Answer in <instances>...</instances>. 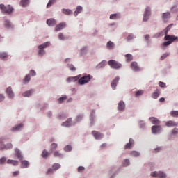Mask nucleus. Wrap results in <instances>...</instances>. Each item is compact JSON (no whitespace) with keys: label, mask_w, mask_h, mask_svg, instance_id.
I'll return each instance as SVG.
<instances>
[{"label":"nucleus","mask_w":178,"mask_h":178,"mask_svg":"<svg viewBox=\"0 0 178 178\" xmlns=\"http://www.w3.org/2000/svg\"><path fill=\"white\" fill-rule=\"evenodd\" d=\"M172 26H173V24L168 25L165 29V36L164 37V38L167 42H165L163 43L164 47H168V45H170V44H172V42H175V41H177L178 42V37L177 36L168 35L169 30H170V29H172Z\"/></svg>","instance_id":"obj_1"},{"label":"nucleus","mask_w":178,"mask_h":178,"mask_svg":"<svg viewBox=\"0 0 178 178\" xmlns=\"http://www.w3.org/2000/svg\"><path fill=\"white\" fill-rule=\"evenodd\" d=\"M0 9L2 13H6V15H11L14 10L13 7H12L10 5L6 6L3 4H0Z\"/></svg>","instance_id":"obj_2"},{"label":"nucleus","mask_w":178,"mask_h":178,"mask_svg":"<svg viewBox=\"0 0 178 178\" xmlns=\"http://www.w3.org/2000/svg\"><path fill=\"white\" fill-rule=\"evenodd\" d=\"M48 47H49V42H46L44 43H43L41 45L38 46V54L40 55V56H43V55L45 54V51H44V49H45V48H48Z\"/></svg>","instance_id":"obj_3"},{"label":"nucleus","mask_w":178,"mask_h":178,"mask_svg":"<svg viewBox=\"0 0 178 178\" xmlns=\"http://www.w3.org/2000/svg\"><path fill=\"white\" fill-rule=\"evenodd\" d=\"M108 66H110V67H111V69H122V65L120 64V63L115 60H111L108 62Z\"/></svg>","instance_id":"obj_4"},{"label":"nucleus","mask_w":178,"mask_h":178,"mask_svg":"<svg viewBox=\"0 0 178 178\" xmlns=\"http://www.w3.org/2000/svg\"><path fill=\"white\" fill-rule=\"evenodd\" d=\"M91 79H92V76H91V75L83 76L81 79H79V83L81 85L87 84V83H88L90 80H91Z\"/></svg>","instance_id":"obj_5"},{"label":"nucleus","mask_w":178,"mask_h":178,"mask_svg":"<svg viewBox=\"0 0 178 178\" xmlns=\"http://www.w3.org/2000/svg\"><path fill=\"white\" fill-rule=\"evenodd\" d=\"M149 16H151V8L149 7H146L143 14V21L147 22L148 19H149Z\"/></svg>","instance_id":"obj_6"},{"label":"nucleus","mask_w":178,"mask_h":178,"mask_svg":"<svg viewBox=\"0 0 178 178\" xmlns=\"http://www.w3.org/2000/svg\"><path fill=\"white\" fill-rule=\"evenodd\" d=\"M151 176L153 177H158V178H166V174L162 171L156 172L154 171L150 174Z\"/></svg>","instance_id":"obj_7"},{"label":"nucleus","mask_w":178,"mask_h":178,"mask_svg":"<svg viewBox=\"0 0 178 178\" xmlns=\"http://www.w3.org/2000/svg\"><path fill=\"white\" fill-rule=\"evenodd\" d=\"M172 17V15L170 12H165L161 14V20H163V23H168V20Z\"/></svg>","instance_id":"obj_8"},{"label":"nucleus","mask_w":178,"mask_h":178,"mask_svg":"<svg viewBox=\"0 0 178 178\" xmlns=\"http://www.w3.org/2000/svg\"><path fill=\"white\" fill-rule=\"evenodd\" d=\"M92 134L95 140H100V138H103L104 134H101V132H98L97 131H92Z\"/></svg>","instance_id":"obj_9"},{"label":"nucleus","mask_w":178,"mask_h":178,"mask_svg":"<svg viewBox=\"0 0 178 178\" xmlns=\"http://www.w3.org/2000/svg\"><path fill=\"white\" fill-rule=\"evenodd\" d=\"M66 27V22H61L56 26L55 31H60V30L65 29Z\"/></svg>","instance_id":"obj_10"},{"label":"nucleus","mask_w":178,"mask_h":178,"mask_svg":"<svg viewBox=\"0 0 178 178\" xmlns=\"http://www.w3.org/2000/svg\"><path fill=\"white\" fill-rule=\"evenodd\" d=\"M6 92L8 98H13L15 97V94L13 93V90H12V87H10V86L7 88Z\"/></svg>","instance_id":"obj_11"},{"label":"nucleus","mask_w":178,"mask_h":178,"mask_svg":"<svg viewBox=\"0 0 178 178\" xmlns=\"http://www.w3.org/2000/svg\"><path fill=\"white\" fill-rule=\"evenodd\" d=\"M161 127L160 125H154L152 127V132L153 134H156L161 131Z\"/></svg>","instance_id":"obj_12"},{"label":"nucleus","mask_w":178,"mask_h":178,"mask_svg":"<svg viewBox=\"0 0 178 178\" xmlns=\"http://www.w3.org/2000/svg\"><path fill=\"white\" fill-rule=\"evenodd\" d=\"M131 67L134 70V72H140V70H141V68L138 67L137 63L136 62L131 63Z\"/></svg>","instance_id":"obj_13"},{"label":"nucleus","mask_w":178,"mask_h":178,"mask_svg":"<svg viewBox=\"0 0 178 178\" xmlns=\"http://www.w3.org/2000/svg\"><path fill=\"white\" fill-rule=\"evenodd\" d=\"M165 126H167V127H176L178 126V123L174 121L170 120L165 122Z\"/></svg>","instance_id":"obj_14"},{"label":"nucleus","mask_w":178,"mask_h":178,"mask_svg":"<svg viewBox=\"0 0 178 178\" xmlns=\"http://www.w3.org/2000/svg\"><path fill=\"white\" fill-rule=\"evenodd\" d=\"M134 144V140H133L132 138H130L129 140V143L124 145V149H130V148L133 147Z\"/></svg>","instance_id":"obj_15"},{"label":"nucleus","mask_w":178,"mask_h":178,"mask_svg":"<svg viewBox=\"0 0 178 178\" xmlns=\"http://www.w3.org/2000/svg\"><path fill=\"white\" fill-rule=\"evenodd\" d=\"M47 24H48V26H51V27H54V26H55V24H56V20H55L54 19H49L47 20Z\"/></svg>","instance_id":"obj_16"},{"label":"nucleus","mask_w":178,"mask_h":178,"mask_svg":"<svg viewBox=\"0 0 178 178\" xmlns=\"http://www.w3.org/2000/svg\"><path fill=\"white\" fill-rule=\"evenodd\" d=\"M119 82V77H115V79H113L111 82V87L113 90H115L116 88V86H118V83Z\"/></svg>","instance_id":"obj_17"},{"label":"nucleus","mask_w":178,"mask_h":178,"mask_svg":"<svg viewBox=\"0 0 178 178\" xmlns=\"http://www.w3.org/2000/svg\"><path fill=\"white\" fill-rule=\"evenodd\" d=\"M126 108V104H124V102L120 101L118 103V111H123Z\"/></svg>","instance_id":"obj_18"},{"label":"nucleus","mask_w":178,"mask_h":178,"mask_svg":"<svg viewBox=\"0 0 178 178\" xmlns=\"http://www.w3.org/2000/svg\"><path fill=\"white\" fill-rule=\"evenodd\" d=\"M51 154H53V156H54V158H62L63 156V154L59 152L58 150H55L51 152Z\"/></svg>","instance_id":"obj_19"},{"label":"nucleus","mask_w":178,"mask_h":178,"mask_svg":"<svg viewBox=\"0 0 178 178\" xmlns=\"http://www.w3.org/2000/svg\"><path fill=\"white\" fill-rule=\"evenodd\" d=\"M149 120L152 124H159V123H161V121H159V120L155 117L150 118Z\"/></svg>","instance_id":"obj_20"},{"label":"nucleus","mask_w":178,"mask_h":178,"mask_svg":"<svg viewBox=\"0 0 178 178\" xmlns=\"http://www.w3.org/2000/svg\"><path fill=\"white\" fill-rule=\"evenodd\" d=\"M15 155L19 161H23V155H22V152H20V150L16 149Z\"/></svg>","instance_id":"obj_21"},{"label":"nucleus","mask_w":178,"mask_h":178,"mask_svg":"<svg viewBox=\"0 0 178 178\" xmlns=\"http://www.w3.org/2000/svg\"><path fill=\"white\" fill-rule=\"evenodd\" d=\"M62 126H64L65 127H70V126H72V118H68L66 122H64L62 124Z\"/></svg>","instance_id":"obj_22"},{"label":"nucleus","mask_w":178,"mask_h":178,"mask_svg":"<svg viewBox=\"0 0 178 178\" xmlns=\"http://www.w3.org/2000/svg\"><path fill=\"white\" fill-rule=\"evenodd\" d=\"M81 12H83V7L78 6L74 11V16H77V15H79V13H81Z\"/></svg>","instance_id":"obj_23"},{"label":"nucleus","mask_w":178,"mask_h":178,"mask_svg":"<svg viewBox=\"0 0 178 178\" xmlns=\"http://www.w3.org/2000/svg\"><path fill=\"white\" fill-rule=\"evenodd\" d=\"M7 163L8 165H13V166H17V165H19V162L17 161L11 159H8L7 161Z\"/></svg>","instance_id":"obj_24"},{"label":"nucleus","mask_w":178,"mask_h":178,"mask_svg":"<svg viewBox=\"0 0 178 178\" xmlns=\"http://www.w3.org/2000/svg\"><path fill=\"white\" fill-rule=\"evenodd\" d=\"M29 3H30V0H21L20 5L22 8H26V6H29Z\"/></svg>","instance_id":"obj_25"},{"label":"nucleus","mask_w":178,"mask_h":178,"mask_svg":"<svg viewBox=\"0 0 178 178\" xmlns=\"http://www.w3.org/2000/svg\"><path fill=\"white\" fill-rule=\"evenodd\" d=\"M51 152H49L47 149H44L42 152L41 156L42 158H48V156H49V155H51Z\"/></svg>","instance_id":"obj_26"},{"label":"nucleus","mask_w":178,"mask_h":178,"mask_svg":"<svg viewBox=\"0 0 178 178\" xmlns=\"http://www.w3.org/2000/svg\"><path fill=\"white\" fill-rule=\"evenodd\" d=\"M13 147L12 143H8L6 145H3V147H0V149L1 151H2V149H12Z\"/></svg>","instance_id":"obj_27"},{"label":"nucleus","mask_w":178,"mask_h":178,"mask_svg":"<svg viewBox=\"0 0 178 178\" xmlns=\"http://www.w3.org/2000/svg\"><path fill=\"white\" fill-rule=\"evenodd\" d=\"M22 127H23V124H19L18 125H17L16 127H14L12 128L11 131H19V130H20V129H22Z\"/></svg>","instance_id":"obj_28"},{"label":"nucleus","mask_w":178,"mask_h":178,"mask_svg":"<svg viewBox=\"0 0 178 178\" xmlns=\"http://www.w3.org/2000/svg\"><path fill=\"white\" fill-rule=\"evenodd\" d=\"M56 148H58V143H52L50 145V152L51 153L54 152L55 151V149H56Z\"/></svg>","instance_id":"obj_29"},{"label":"nucleus","mask_w":178,"mask_h":178,"mask_svg":"<svg viewBox=\"0 0 178 178\" xmlns=\"http://www.w3.org/2000/svg\"><path fill=\"white\" fill-rule=\"evenodd\" d=\"M33 92H34V90H30L28 91H26L25 92H24L22 94L23 97H30L31 95V94H33Z\"/></svg>","instance_id":"obj_30"},{"label":"nucleus","mask_w":178,"mask_h":178,"mask_svg":"<svg viewBox=\"0 0 178 178\" xmlns=\"http://www.w3.org/2000/svg\"><path fill=\"white\" fill-rule=\"evenodd\" d=\"M22 168H28L30 166V163L27 160H24L22 161Z\"/></svg>","instance_id":"obj_31"},{"label":"nucleus","mask_w":178,"mask_h":178,"mask_svg":"<svg viewBox=\"0 0 178 178\" xmlns=\"http://www.w3.org/2000/svg\"><path fill=\"white\" fill-rule=\"evenodd\" d=\"M62 12H63V13H64V15H72V13H73V11L72 10H70V9H65V8H63V10H62Z\"/></svg>","instance_id":"obj_32"},{"label":"nucleus","mask_w":178,"mask_h":178,"mask_svg":"<svg viewBox=\"0 0 178 178\" xmlns=\"http://www.w3.org/2000/svg\"><path fill=\"white\" fill-rule=\"evenodd\" d=\"M106 47L108 49H113V47H114L113 42L112 41L108 42L106 44Z\"/></svg>","instance_id":"obj_33"},{"label":"nucleus","mask_w":178,"mask_h":178,"mask_svg":"<svg viewBox=\"0 0 178 178\" xmlns=\"http://www.w3.org/2000/svg\"><path fill=\"white\" fill-rule=\"evenodd\" d=\"M158 97H159V90L158 89H156L155 90V92H153V94H152V98H154V99H156V98H158Z\"/></svg>","instance_id":"obj_34"},{"label":"nucleus","mask_w":178,"mask_h":178,"mask_svg":"<svg viewBox=\"0 0 178 178\" xmlns=\"http://www.w3.org/2000/svg\"><path fill=\"white\" fill-rule=\"evenodd\" d=\"M170 116L172 118H178V111H172L170 113Z\"/></svg>","instance_id":"obj_35"},{"label":"nucleus","mask_w":178,"mask_h":178,"mask_svg":"<svg viewBox=\"0 0 178 178\" xmlns=\"http://www.w3.org/2000/svg\"><path fill=\"white\" fill-rule=\"evenodd\" d=\"M51 168H53V170L54 171L58 170V169H60V164H59V163H54V164L52 165Z\"/></svg>","instance_id":"obj_36"},{"label":"nucleus","mask_w":178,"mask_h":178,"mask_svg":"<svg viewBox=\"0 0 178 178\" xmlns=\"http://www.w3.org/2000/svg\"><path fill=\"white\" fill-rule=\"evenodd\" d=\"M125 58L127 59V62H130L133 60V56L130 54H126Z\"/></svg>","instance_id":"obj_37"},{"label":"nucleus","mask_w":178,"mask_h":178,"mask_svg":"<svg viewBox=\"0 0 178 178\" xmlns=\"http://www.w3.org/2000/svg\"><path fill=\"white\" fill-rule=\"evenodd\" d=\"M4 26L6 27V29H10L12 27V24H10V21L6 20L4 22Z\"/></svg>","instance_id":"obj_38"},{"label":"nucleus","mask_w":178,"mask_h":178,"mask_svg":"<svg viewBox=\"0 0 178 178\" xmlns=\"http://www.w3.org/2000/svg\"><path fill=\"white\" fill-rule=\"evenodd\" d=\"M55 2H56V0H49L47 5V8H51Z\"/></svg>","instance_id":"obj_39"},{"label":"nucleus","mask_w":178,"mask_h":178,"mask_svg":"<svg viewBox=\"0 0 178 178\" xmlns=\"http://www.w3.org/2000/svg\"><path fill=\"white\" fill-rule=\"evenodd\" d=\"M118 17H119V14H111L110 15V19L111 20H116Z\"/></svg>","instance_id":"obj_40"},{"label":"nucleus","mask_w":178,"mask_h":178,"mask_svg":"<svg viewBox=\"0 0 178 178\" xmlns=\"http://www.w3.org/2000/svg\"><path fill=\"white\" fill-rule=\"evenodd\" d=\"M144 94V91L143 90H138L135 92V97H140Z\"/></svg>","instance_id":"obj_41"},{"label":"nucleus","mask_w":178,"mask_h":178,"mask_svg":"<svg viewBox=\"0 0 178 178\" xmlns=\"http://www.w3.org/2000/svg\"><path fill=\"white\" fill-rule=\"evenodd\" d=\"M129 165H130V161H129L127 159L122 162V165L124 167L129 166Z\"/></svg>","instance_id":"obj_42"},{"label":"nucleus","mask_w":178,"mask_h":178,"mask_svg":"<svg viewBox=\"0 0 178 178\" xmlns=\"http://www.w3.org/2000/svg\"><path fill=\"white\" fill-rule=\"evenodd\" d=\"M54 171H55V170H54L53 168H49V169L47 170V171L46 172V175H53Z\"/></svg>","instance_id":"obj_43"},{"label":"nucleus","mask_w":178,"mask_h":178,"mask_svg":"<svg viewBox=\"0 0 178 178\" xmlns=\"http://www.w3.org/2000/svg\"><path fill=\"white\" fill-rule=\"evenodd\" d=\"M64 151H65V152H70V151H72V146L70 145H67L64 147Z\"/></svg>","instance_id":"obj_44"},{"label":"nucleus","mask_w":178,"mask_h":178,"mask_svg":"<svg viewBox=\"0 0 178 178\" xmlns=\"http://www.w3.org/2000/svg\"><path fill=\"white\" fill-rule=\"evenodd\" d=\"M58 38H59V40H62L63 41V40H66V38H67L65 37V35H63V33H60L58 34Z\"/></svg>","instance_id":"obj_45"},{"label":"nucleus","mask_w":178,"mask_h":178,"mask_svg":"<svg viewBox=\"0 0 178 178\" xmlns=\"http://www.w3.org/2000/svg\"><path fill=\"white\" fill-rule=\"evenodd\" d=\"M67 99V97H66V96L60 97L58 101L59 102V104H62L63 102V101H66V99Z\"/></svg>","instance_id":"obj_46"},{"label":"nucleus","mask_w":178,"mask_h":178,"mask_svg":"<svg viewBox=\"0 0 178 178\" xmlns=\"http://www.w3.org/2000/svg\"><path fill=\"white\" fill-rule=\"evenodd\" d=\"M0 58L1 59H5V58H8V54L3 52V53H0Z\"/></svg>","instance_id":"obj_47"},{"label":"nucleus","mask_w":178,"mask_h":178,"mask_svg":"<svg viewBox=\"0 0 178 178\" xmlns=\"http://www.w3.org/2000/svg\"><path fill=\"white\" fill-rule=\"evenodd\" d=\"M68 67H69L70 70H71V72L76 71V67L72 64L68 65Z\"/></svg>","instance_id":"obj_48"},{"label":"nucleus","mask_w":178,"mask_h":178,"mask_svg":"<svg viewBox=\"0 0 178 178\" xmlns=\"http://www.w3.org/2000/svg\"><path fill=\"white\" fill-rule=\"evenodd\" d=\"M131 156H140V153L138 152L133 151L131 152Z\"/></svg>","instance_id":"obj_49"},{"label":"nucleus","mask_w":178,"mask_h":178,"mask_svg":"<svg viewBox=\"0 0 178 178\" xmlns=\"http://www.w3.org/2000/svg\"><path fill=\"white\" fill-rule=\"evenodd\" d=\"M31 79L30 78V74H28L25 76L24 81V83H29Z\"/></svg>","instance_id":"obj_50"},{"label":"nucleus","mask_w":178,"mask_h":178,"mask_svg":"<svg viewBox=\"0 0 178 178\" xmlns=\"http://www.w3.org/2000/svg\"><path fill=\"white\" fill-rule=\"evenodd\" d=\"M6 162V158L2 157L0 159V165H3Z\"/></svg>","instance_id":"obj_51"},{"label":"nucleus","mask_w":178,"mask_h":178,"mask_svg":"<svg viewBox=\"0 0 178 178\" xmlns=\"http://www.w3.org/2000/svg\"><path fill=\"white\" fill-rule=\"evenodd\" d=\"M159 87H161L162 88H165V87H166V83L160 81L159 83Z\"/></svg>","instance_id":"obj_52"},{"label":"nucleus","mask_w":178,"mask_h":178,"mask_svg":"<svg viewBox=\"0 0 178 178\" xmlns=\"http://www.w3.org/2000/svg\"><path fill=\"white\" fill-rule=\"evenodd\" d=\"M133 38H134V35H133V34H129L127 38L128 41L133 40Z\"/></svg>","instance_id":"obj_53"},{"label":"nucleus","mask_w":178,"mask_h":178,"mask_svg":"<svg viewBox=\"0 0 178 178\" xmlns=\"http://www.w3.org/2000/svg\"><path fill=\"white\" fill-rule=\"evenodd\" d=\"M83 115H79L77 117H76V120L77 122H80V120H81V119H83Z\"/></svg>","instance_id":"obj_54"},{"label":"nucleus","mask_w":178,"mask_h":178,"mask_svg":"<svg viewBox=\"0 0 178 178\" xmlns=\"http://www.w3.org/2000/svg\"><path fill=\"white\" fill-rule=\"evenodd\" d=\"M30 74H31V76H37V73H35V71L33 70H32L30 71Z\"/></svg>","instance_id":"obj_55"},{"label":"nucleus","mask_w":178,"mask_h":178,"mask_svg":"<svg viewBox=\"0 0 178 178\" xmlns=\"http://www.w3.org/2000/svg\"><path fill=\"white\" fill-rule=\"evenodd\" d=\"M172 134H178V129L177 128H175L174 129H172Z\"/></svg>","instance_id":"obj_56"},{"label":"nucleus","mask_w":178,"mask_h":178,"mask_svg":"<svg viewBox=\"0 0 178 178\" xmlns=\"http://www.w3.org/2000/svg\"><path fill=\"white\" fill-rule=\"evenodd\" d=\"M84 167H83V166H79V167H78V169H77V170H78V172H83V170H84Z\"/></svg>","instance_id":"obj_57"},{"label":"nucleus","mask_w":178,"mask_h":178,"mask_svg":"<svg viewBox=\"0 0 178 178\" xmlns=\"http://www.w3.org/2000/svg\"><path fill=\"white\" fill-rule=\"evenodd\" d=\"M3 99H5V96H3L2 94H0V102H2Z\"/></svg>","instance_id":"obj_58"},{"label":"nucleus","mask_w":178,"mask_h":178,"mask_svg":"<svg viewBox=\"0 0 178 178\" xmlns=\"http://www.w3.org/2000/svg\"><path fill=\"white\" fill-rule=\"evenodd\" d=\"M161 149H162V148L156 147V149H154V152H155V154H156V152H159Z\"/></svg>","instance_id":"obj_59"},{"label":"nucleus","mask_w":178,"mask_h":178,"mask_svg":"<svg viewBox=\"0 0 178 178\" xmlns=\"http://www.w3.org/2000/svg\"><path fill=\"white\" fill-rule=\"evenodd\" d=\"M168 55L169 54H165L164 55L161 56V60H163V59H165V58H166V56H168Z\"/></svg>","instance_id":"obj_60"},{"label":"nucleus","mask_w":178,"mask_h":178,"mask_svg":"<svg viewBox=\"0 0 178 178\" xmlns=\"http://www.w3.org/2000/svg\"><path fill=\"white\" fill-rule=\"evenodd\" d=\"M19 173V171H15V172H13V176H18Z\"/></svg>","instance_id":"obj_61"},{"label":"nucleus","mask_w":178,"mask_h":178,"mask_svg":"<svg viewBox=\"0 0 178 178\" xmlns=\"http://www.w3.org/2000/svg\"><path fill=\"white\" fill-rule=\"evenodd\" d=\"M145 40H146V41H148V40H149V35H146L145 36Z\"/></svg>","instance_id":"obj_62"},{"label":"nucleus","mask_w":178,"mask_h":178,"mask_svg":"<svg viewBox=\"0 0 178 178\" xmlns=\"http://www.w3.org/2000/svg\"><path fill=\"white\" fill-rule=\"evenodd\" d=\"M105 65H106V61H102V62L100 63V65H101V66H105Z\"/></svg>","instance_id":"obj_63"},{"label":"nucleus","mask_w":178,"mask_h":178,"mask_svg":"<svg viewBox=\"0 0 178 178\" xmlns=\"http://www.w3.org/2000/svg\"><path fill=\"white\" fill-rule=\"evenodd\" d=\"M160 102H165V99L163 97H161L159 99Z\"/></svg>","instance_id":"obj_64"}]
</instances>
